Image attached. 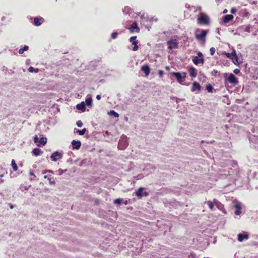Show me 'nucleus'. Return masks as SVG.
Wrapping results in <instances>:
<instances>
[{
    "instance_id": "19",
    "label": "nucleus",
    "mask_w": 258,
    "mask_h": 258,
    "mask_svg": "<svg viewBox=\"0 0 258 258\" xmlns=\"http://www.w3.org/2000/svg\"><path fill=\"white\" fill-rule=\"evenodd\" d=\"M192 91H195L196 90H200L201 89V86L200 85V84L199 83H198L197 82H194L193 84H192Z\"/></svg>"
},
{
    "instance_id": "25",
    "label": "nucleus",
    "mask_w": 258,
    "mask_h": 258,
    "mask_svg": "<svg viewBox=\"0 0 258 258\" xmlns=\"http://www.w3.org/2000/svg\"><path fill=\"white\" fill-rule=\"evenodd\" d=\"M236 53V51L235 50H233L232 52L231 53H225V55L226 56L229 58L232 59L233 55H235V53Z\"/></svg>"
},
{
    "instance_id": "30",
    "label": "nucleus",
    "mask_w": 258,
    "mask_h": 258,
    "mask_svg": "<svg viewBox=\"0 0 258 258\" xmlns=\"http://www.w3.org/2000/svg\"><path fill=\"white\" fill-rule=\"evenodd\" d=\"M85 104L88 106H91L92 104V99L91 98H89L86 99Z\"/></svg>"
},
{
    "instance_id": "46",
    "label": "nucleus",
    "mask_w": 258,
    "mask_h": 258,
    "mask_svg": "<svg viewBox=\"0 0 258 258\" xmlns=\"http://www.w3.org/2000/svg\"><path fill=\"white\" fill-rule=\"evenodd\" d=\"M29 174H30V175H31V176H33L35 177V174H34L33 172H29Z\"/></svg>"
},
{
    "instance_id": "20",
    "label": "nucleus",
    "mask_w": 258,
    "mask_h": 258,
    "mask_svg": "<svg viewBox=\"0 0 258 258\" xmlns=\"http://www.w3.org/2000/svg\"><path fill=\"white\" fill-rule=\"evenodd\" d=\"M32 153L35 156H37L41 154L42 151L39 148H35L33 149Z\"/></svg>"
},
{
    "instance_id": "40",
    "label": "nucleus",
    "mask_w": 258,
    "mask_h": 258,
    "mask_svg": "<svg viewBox=\"0 0 258 258\" xmlns=\"http://www.w3.org/2000/svg\"><path fill=\"white\" fill-rule=\"evenodd\" d=\"M233 72L236 74H238L240 72V70L238 69H236L233 71Z\"/></svg>"
},
{
    "instance_id": "57",
    "label": "nucleus",
    "mask_w": 258,
    "mask_h": 258,
    "mask_svg": "<svg viewBox=\"0 0 258 258\" xmlns=\"http://www.w3.org/2000/svg\"><path fill=\"white\" fill-rule=\"evenodd\" d=\"M106 134H108V132H107H107H106Z\"/></svg>"
},
{
    "instance_id": "24",
    "label": "nucleus",
    "mask_w": 258,
    "mask_h": 258,
    "mask_svg": "<svg viewBox=\"0 0 258 258\" xmlns=\"http://www.w3.org/2000/svg\"><path fill=\"white\" fill-rule=\"evenodd\" d=\"M12 166L14 171H16L18 170V166L14 159L12 160Z\"/></svg>"
},
{
    "instance_id": "55",
    "label": "nucleus",
    "mask_w": 258,
    "mask_h": 258,
    "mask_svg": "<svg viewBox=\"0 0 258 258\" xmlns=\"http://www.w3.org/2000/svg\"><path fill=\"white\" fill-rule=\"evenodd\" d=\"M138 177H139L140 178H141L142 176L138 175Z\"/></svg>"
},
{
    "instance_id": "17",
    "label": "nucleus",
    "mask_w": 258,
    "mask_h": 258,
    "mask_svg": "<svg viewBox=\"0 0 258 258\" xmlns=\"http://www.w3.org/2000/svg\"><path fill=\"white\" fill-rule=\"evenodd\" d=\"M77 108L78 110H80L82 111H85L86 109L85 103L84 102H82L80 104H78L77 105Z\"/></svg>"
},
{
    "instance_id": "4",
    "label": "nucleus",
    "mask_w": 258,
    "mask_h": 258,
    "mask_svg": "<svg viewBox=\"0 0 258 258\" xmlns=\"http://www.w3.org/2000/svg\"><path fill=\"white\" fill-rule=\"evenodd\" d=\"M207 34L206 30H202L200 34H196V38L199 40L205 41V37Z\"/></svg>"
},
{
    "instance_id": "31",
    "label": "nucleus",
    "mask_w": 258,
    "mask_h": 258,
    "mask_svg": "<svg viewBox=\"0 0 258 258\" xmlns=\"http://www.w3.org/2000/svg\"><path fill=\"white\" fill-rule=\"evenodd\" d=\"M122 199H115L113 203L115 204L120 205L122 203Z\"/></svg>"
},
{
    "instance_id": "1",
    "label": "nucleus",
    "mask_w": 258,
    "mask_h": 258,
    "mask_svg": "<svg viewBox=\"0 0 258 258\" xmlns=\"http://www.w3.org/2000/svg\"><path fill=\"white\" fill-rule=\"evenodd\" d=\"M172 75L175 77L179 83H181L185 80L186 77V74L185 73H180L178 72H173L172 73Z\"/></svg>"
},
{
    "instance_id": "23",
    "label": "nucleus",
    "mask_w": 258,
    "mask_h": 258,
    "mask_svg": "<svg viewBox=\"0 0 258 258\" xmlns=\"http://www.w3.org/2000/svg\"><path fill=\"white\" fill-rule=\"evenodd\" d=\"M232 60L233 62L235 64H236V65L239 64V63L238 60V57H237V55H236V53H235V55H233V56L232 57Z\"/></svg>"
},
{
    "instance_id": "47",
    "label": "nucleus",
    "mask_w": 258,
    "mask_h": 258,
    "mask_svg": "<svg viewBox=\"0 0 258 258\" xmlns=\"http://www.w3.org/2000/svg\"><path fill=\"white\" fill-rule=\"evenodd\" d=\"M4 182V180L2 178H0V183H3Z\"/></svg>"
},
{
    "instance_id": "16",
    "label": "nucleus",
    "mask_w": 258,
    "mask_h": 258,
    "mask_svg": "<svg viewBox=\"0 0 258 258\" xmlns=\"http://www.w3.org/2000/svg\"><path fill=\"white\" fill-rule=\"evenodd\" d=\"M43 20V19L42 18H35L34 19V23L36 26H39L41 24Z\"/></svg>"
},
{
    "instance_id": "34",
    "label": "nucleus",
    "mask_w": 258,
    "mask_h": 258,
    "mask_svg": "<svg viewBox=\"0 0 258 258\" xmlns=\"http://www.w3.org/2000/svg\"><path fill=\"white\" fill-rule=\"evenodd\" d=\"M210 53L212 55H213L215 52V49L214 47H211L210 49Z\"/></svg>"
},
{
    "instance_id": "10",
    "label": "nucleus",
    "mask_w": 258,
    "mask_h": 258,
    "mask_svg": "<svg viewBox=\"0 0 258 258\" xmlns=\"http://www.w3.org/2000/svg\"><path fill=\"white\" fill-rule=\"evenodd\" d=\"M129 30L131 33H133L134 32H139L140 29L138 27L137 23L136 22H134L131 27L129 28Z\"/></svg>"
},
{
    "instance_id": "12",
    "label": "nucleus",
    "mask_w": 258,
    "mask_h": 258,
    "mask_svg": "<svg viewBox=\"0 0 258 258\" xmlns=\"http://www.w3.org/2000/svg\"><path fill=\"white\" fill-rule=\"evenodd\" d=\"M72 145L73 149L78 150L80 148L81 146V143L79 141L73 140L72 142Z\"/></svg>"
},
{
    "instance_id": "15",
    "label": "nucleus",
    "mask_w": 258,
    "mask_h": 258,
    "mask_svg": "<svg viewBox=\"0 0 258 258\" xmlns=\"http://www.w3.org/2000/svg\"><path fill=\"white\" fill-rule=\"evenodd\" d=\"M233 18V16L232 15H227L225 16L223 18V22L224 23H227L229 22L230 21L232 20Z\"/></svg>"
},
{
    "instance_id": "49",
    "label": "nucleus",
    "mask_w": 258,
    "mask_h": 258,
    "mask_svg": "<svg viewBox=\"0 0 258 258\" xmlns=\"http://www.w3.org/2000/svg\"><path fill=\"white\" fill-rule=\"evenodd\" d=\"M227 12V10L226 9H225L224 11H223V13L225 14V13H226Z\"/></svg>"
},
{
    "instance_id": "53",
    "label": "nucleus",
    "mask_w": 258,
    "mask_h": 258,
    "mask_svg": "<svg viewBox=\"0 0 258 258\" xmlns=\"http://www.w3.org/2000/svg\"><path fill=\"white\" fill-rule=\"evenodd\" d=\"M138 177H139L140 178H141L142 176L138 175Z\"/></svg>"
},
{
    "instance_id": "8",
    "label": "nucleus",
    "mask_w": 258,
    "mask_h": 258,
    "mask_svg": "<svg viewBox=\"0 0 258 258\" xmlns=\"http://www.w3.org/2000/svg\"><path fill=\"white\" fill-rule=\"evenodd\" d=\"M227 80L231 84L234 85H236L238 84V81L235 76L231 74L227 78Z\"/></svg>"
},
{
    "instance_id": "50",
    "label": "nucleus",
    "mask_w": 258,
    "mask_h": 258,
    "mask_svg": "<svg viewBox=\"0 0 258 258\" xmlns=\"http://www.w3.org/2000/svg\"><path fill=\"white\" fill-rule=\"evenodd\" d=\"M44 178H47L48 177H47V176L46 175H45V176H44Z\"/></svg>"
},
{
    "instance_id": "45",
    "label": "nucleus",
    "mask_w": 258,
    "mask_h": 258,
    "mask_svg": "<svg viewBox=\"0 0 258 258\" xmlns=\"http://www.w3.org/2000/svg\"><path fill=\"white\" fill-rule=\"evenodd\" d=\"M235 12H236V10L234 9H232L231 10V12L232 13H234Z\"/></svg>"
},
{
    "instance_id": "33",
    "label": "nucleus",
    "mask_w": 258,
    "mask_h": 258,
    "mask_svg": "<svg viewBox=\"0 0 258 258\" xmlns=\"http://www.w3.org/2000/svg\"><path fill=\"white\" fill-rule=\"evenodd\" d=\"M206 89L209 92H211L212 91L213 87L211 85H209L207 86Z\"/></svg>"
},
{
    "instance_id": "36",
    "label": "nucleus",
    "mask_w": 258,
    "mask_h": 258,
    "mask_svg": "<svg viewBox=\"0 0 258 258\" xmlns=\"http://www.w3.org/2000/svg\"><path fill=\"white\" fill-rule=\"evenodd\" d=\"M77 125L78 127H82L83 126V123L81 121V120H78L77 122Z\"/></svg>"
},
{
    "instance_id": "39",
    "label": "nucleus",
    "mask_w": 258,
    "mask_h": 258,
    "mask_svg": "<svg viewBox=\"0 0 258 258\" xmlns=\"http://www.w3.org/2000/svg\"><path fill=\"white\" fill-rule=\"evenodd\" d=\"M197 54H198V56H198V57H199V58H203V54H202V52H199L197 53Z\"/></svg>"
},
{
    "instance_id": "48",
    "label": "nucleus",
    "mask_w": 258,
    "mask_h": 258,
    "mask_svg": "<svg viewBox=\"0 0 258 258\" xmlns=\"http://www.w3.org/2000/svg\"><path fill=\"white\" fill-rule=\"evenodd\" d=\"M144 195H145V196H147L148 195V193L147 192H145L144 193Z\"/></svg>"
},
{
    "instance_id": "14",
    "label": "nucleus",
    "mask_w": 258,
    "mask_h": 258,
    "mask_svg": "<svg viewBox=\"0 0 258 258\" xmlns=\"http://www.w3.org/2000/svg\"><path fill=\"white\" fill-rule=\"evenodd\" d=\"M248 236L246 233H240L238 235V240L240 242L242 241L244 239H248Z\"/></svg>"
},
{
    "instance_id": "27",
    "label": "nucleus",
    "mask_w": 258,
    "mask_h": 258,
    "mask_svg": "<svg viewBox=\"0 0 258 258\" xmlns=\"http://www.w3.org/2000/svg\"><path fill=\"white\" fill-rule=\"evenodd\" d=\"M28 71L29 72H31V73H38L39 72V69H34V68H33L32 67H30L28 69Z\"/></svg>"
},
{
    "instance_id": "28",
    "label": "nucleus",
    "mask_w": 258,
    "mask_h": 258,
    "mask_svg": "<svg viewBox=\"0 0 258 258\" xmlns=\"http://www.w3.org/2000/svg\"><path fill=\"white\" fill-rule=\"evenodd\" d=\"M30 185L28 186H27L26 185H21L20 186V189L21 191H23L24 190H27L29 189V188L30 187Z\"/></svg>"
},
{
    "instance_id": "42",
    "label": "nucleus",
    "mask_w": 258,
    "mask_h": 258,
    "mask_svg": "<svg viewBox=\"0 0 258 258\" xmlns=\"http://www.w3.org/2000/svg\"><path fill=\"white\" fill-rule=\"evenodd\" d=\"M48 180H49L50 181V184H55V181H51V179L50 178H47Z\"/></svg>"
},
{
    "instance_id": "11",
    "label": "nucleus",
    "mask_w": 258,
    "mask_h": 258,
    "mask_svg": "<svg viewBox=\"0 0 258 258\" xmlns=\"http://www.w3.org/2000/svg\"><path fill=\"white\" fill-rule=\"evenodd\" d=\"M137 38V37L136 36H133V37H132L130 38V42L132 43V44L133 45H134V46L133 48V50L134 51H136L137 50L138 48V46L137 45V41L136 40Z\"/></svg>"
},
{
    "instance_id": "22",
    "label": "nucleus",
    "mask_w": 258,
    "mask_h": 258,
    "mask_svg": "<svg viewBox=\"0 0 258 258\" xmlns=\"http://www.w3.org/2000/svg\"><path fill=\"white\" fill-rule=\"evenodd\" d=\"M86 132V129L85 128H83L82 130H80L78 129H75V132L78 133L80 135H84Z\"/></svg>"
},
{
    "instance_id": "54",
    "label": "nucleus",
    "mask_w": 258,
    "mask_h": 258,
    "mask_svg": "<svg viewBox=\"0 0 258 258\" xmlns=\"http://www.w3.org/2000/svg\"><path fill=\"white\" fill-rule=\"evenodd\" d=\"M138 177H139L140 178H141L142 176L138 175Z\"/></svg>"
},
{
    "instance_id": "3",
    "label": "nucleus",
    "mask_w": 258,
    "mask_h": 258,
    "mask_svg": "<svg viewBox=\"0 0 258 258\" xmlns=\"http://www.w3.org/2000/svg\"><path fill=\"white\" fill-rule=\"evenodd\" d=\"M128 144L126 142V137L125 136H122L118 143V148L120 149L125 148Z\"/></svg>"
},
{
    "instance_id": "44",
    "label": "nucleus",
    "mask_w": 258,
    "mask_h": 258,
    "mask_svg": "<svg viewBox=\"0 0 258 258\" xmlns=\"http://www.w3.org/2000/svg\"><path fill=\"white\" fill-rule=\"evenodd\" d=\"M96 99L97 100H100L101 99V96L100 95H97L96 96Z\"/></svg>"
},
{
    "instance_id": "26",
    "label": "nucleus",
    "mask_w": 258,
    "mask_h": 258,
    "mask_svg": "<svg viewBox=\"0 0 258 258\" xmlns=\"http://www.w3.org/2000/svg\"><path fill=\"white\" fill-rule=\"evenodd\" d=\"M108 114L110 115H113L115 117H118L119 116V114L114 110H110L108 112Z\"/></svg>"
},
{
    "instance_id": "32",
    "label": "nucleus",
    "mask_w": 258,
    "mask_h": 258,
    "mask_svg": "<svg viewBox=\"0 0 258 258\" xmlns=\"http://www.w3.org/2000/svg\"><path fill=\"white\" fill-rule=\"evenodd\" d=\"M234 207L236 209H241V204L238 202H236L234 204Z\"/></svg>"
},
{
    "instance_id": "37",
    "label": "nucleus",
    "mask_w": 258,
    "mask_h": 258,
    "mask_svg": "<svg viewBox=\"0 0 258 258\" xmlns=\"http://www.w3.org/2000/svg\"><path fill=\"white\" fill-rule=\"evenodd\" d=\"M241 213V209H236L235 211V214L236 215H239Z\"/></svg>"
},
{
    "instance_id": "41",
    "label": "nucleus",
    "mask_w": 258,
    "mask_h": 258,
    "mask_svg": "<svg viewBox=\"0 0 258 258\" xmlns=\"http://www.w3.org/2000/svg\"><path fill=\"white\" fill-rule=\"evenodd\" d=\"M164 72L162 70H160L159 72H158V74L159 75V76L160 77H162L163 74Z\"/></svg>"
},
{
    "instance_id": "2",
    "label": "nucleus",
    "mask_w": 258,
    "mask_h": 258,
    "mask_svg": "<svg viewBox=\"0 0 258 258\" xmlns=\"http://www.w3.org/2000/svg\"><path fill=\"white\" fill-rule=\"evenodd\" d=\"M198 21L202 24H208L209 22V17L204 14H201L200 17L198 18Z\"/></svg>"
},
{
    "instance_id": "13",
    "label": "nucleus",
    "mask_w": 258,
    "mask_h": 258,
    "mask_svg": "<svg viewBox=\"0 0 258 258\" xmlns=\"http://www.w3.org/2000/svg\"><path fill=\"white\" fill-rule=\"evenodd\" d=\"M141 70L142 71H143L145 73V75L146 76H148L149 75L150 72V69L148 65H145V66H142Z\"/></svg>"
},
{
    "instance_id": "52",
    "label": "nucleus",
    "mask_w": 258,
    "mask_h": 258,
    "mask_svg": "<svg viewBox=\"0 0 258 258\" xmlns=\"http://www.w3.org/2000/svg\"><path fill=\"white\" fill-rule=\"evenodd\" d=\"M166 69L167 70H169V67H166Z\"/></svg>"
},
{
    "instance_id": "18",
    "label": "nucleus",
    "mask_w": 258,
    "mask_h": 258,
    "mask_svg": "<svg viewBox=\"0 0 258 258\" xmlns=\"http://www.w3.org/2000/svg\"><path fill=\"white\" fill-rule=\"evenodd\" d=\"M189 74L191 77H196L197 75V71L194 68H190L189 69Z\"/></svg>"
},
{
    "instance_id": "29",
    "label": "nucleus",
    "mask_w": 258,
    "mask_h": 258,
    "mask_svg": "<svg viewBox=\"0 0 258 258\" xmlns=\"http://www.w3.org/2000/svg\"><path fill=\"white\" fill-rule=\"evenodd\" d=\"M28 49V46L27 45H25L23 48H21L19 50V53L20 54H22L24 53V51H26Z\"/></svg>"
},
{
    "instance_id": "56",
    "label": "nucleus",
    "mask_w": 258,
    "mask_h": 258,
    "mask_svg": "<svg viewBox=\"0 0 258 258\" xmlns=\"http://www.w3.org/2000/svg\"><path fill=\"white\" fill-rule=\"evenodd\" d=\"M124 204H125V205H126V204H127V201L125 202Z\"/></svg>"
},
{
    "instance_id": "9",
    "label": "nucleus",
    "mask_w": 258,
    "mask_h": 258,
    "mask_svg": "<svg viewBox=\"0 0 258 258\" xmlns=\"http://www.w3.org/2000/svg\"><path fill=\"white\" fill-rule=\"evenodd\" d=\"M192 60L193 62L196 64L198 65L199 64H203L204 62V58H199L198 56H193L192 58Z\"/></svg>"
},
{
    "instance_id": "6",
    "label": "nucleus",
    "mask_w": 258,
    "mask_h": 258,
    "mask_svg": "<svg viewBox=\"0 0 258 258\" xmlns=\"http://www.w3.org/2000/svg\"><path fill=\"white\" fill-rule=\"evenodd\" d=\"M62 158V154L58 152H54L50 156L51 159L54 162Z\"/></svg>"
},
{
    "instance_id": "43",
    "label": "nucleus",
    "mask_w": 258,
    "mask_h": 258,
    "mask_svg": "<svg viewBox=\"0 0 258 258\" xmlns=\"http://www.w3.org/2000/svg\"><path fill=\"white\" fill-rule=\"evenodd\" d=\"M58 172L59 175H61L64 172V171L61 169H59L58 170Z\"/></svg>"
},
{
    "instance_id": "35",
    "label": "nucleus",
    "mask_w": 258,
    "mask_h": 258,
    "mask_svg": "<svg viewBox=\"0 0 258 258\" xmlns=\"http://www.w3.org/2000/svg\"><path fill=\"white\" fill-rule=\"evenodd\" d=\"M208 206H209V208H210L211 210H212V209H213V207H214V205H213V203L212 202H208Z\"/></svg>"
},
{
    "instance_id": "38",
    "label": "nucleus",
    "mask_w": 258,
    "mask_h": 258,
    "mask_svg": "<svg viewBox=\"0 0 258 258\" xmlns=\"http://www.w3.org/2000/svg\"><path fill=\"white\" fill-rule=\"evenodd\" d=\"M117 34L116 32L112 33L111 34V37L113 39H115L117 37Z\"/></svg>"
},
{
    "instance_id": "21",
    "label": "nucleus",
    "mask_w": 258,
    "mask_h": 258,
    "mask_svg": "<svg viewBox=\"0 0 258 258\" xmlns=\"http://www.w3.org/2000/svg\"><path fill=\"white\" fill-rule=\"evenodd\" d=\"M143 187H140L138 190L136 192V195L140 198H141L143 196Z\"/></svg>"
},
{
    "instance_id": "5",
    "label": "nucleus",
    "mask_w": 258,
    "mask_h": 258,
    "mask_svg": "<svg viewBox=\"0 0 258 258\" xmlns=\"http://www.w3.org/2000/svg\"><path fill=\"white\" fill-rule=\"evenodd\" d=\"M47 142V139L45 138L42 137L40 139L38 138L37 136L36 135L34 137V142L35 143H38L37 145L40 146V144H42L44 145Z\"/></svg>"
},
{
    "instance_id": "7",
    "label": "nucleus",
    "mask_w": 258,
    "mask_h": 258,
    "mask_svg": "<svg viewBox=\"0 0 258 258\" xmlns=\"http://www.w3.org/2000/svg\"><path fill=\"white\" fill-rule=\"evenodd\" d=\"M168 48L172 49L177 47V42L176 40H170L167 42Z\"/></svg>"
},
{
    "instance_id": "51",
    "label": "nucleus",
    "mask_w": 258,
    "mask_h": 258,
    "mask_svg": "<svg viewBox=\"0 0 258 258\" xmlns=\"http://www.w3.org/2000/svg\"><path fill=\"white\" fill-rule=\"evenodd\" d=\"M3 176H4V175H3V174H1V175H0L1 178H2V177H3Z\"/></svg>"
}]
</instances>
